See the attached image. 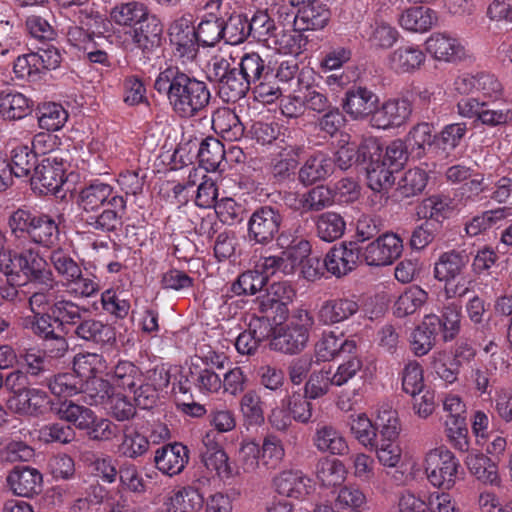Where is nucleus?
Here are the masks:
<instances>
[{"label":"nucleus","instance_id":"nucleus-1","mask_svg":"<svg viewBox=\"0 0 512 512\" xmlns=\"http://www.w3.org/2000/svg\"><path fill=\"white\" fill-rule=\"evenodd\" d=\"M78 204L87 227L104 233L122 228L127 209L126 200L111 184L100 179L86 182L79 191Z\"/></svg>","mask_w":512,"mask_h":512},{"label":"nucleus","instance_id":"nucleus-2","mask_svg":"<svg viewBox=\"0 0 512 512\" xmlns=\"http://www.w3.org/2000/svg\"><path fill=\"white\" fill-rule=\"evenodd\" d=\"M154 89L164 94L173 111L183 118L196 116L211 98L205 82L178 66H169L161 71L155 79Z\"/></svg>","mask_w":512,"mask_h":512},{"label":"nucleus","instance_id":"nucleus-3","mask_svg":"<svg viewBox=\"0 0 512 512\" xmlns=\"http://www.w3.org/2000/svg\"><path fill=\"white\" fill-rule=\"evenodd\" d=\"M237 79L241 88L238 89V100L246 95L251 86L255 98L263 103H272L282 95L278 83L274 82L272 68L258 53H246L241 57Z\"/></svg>","mask_w":512,"mask_h":512},{"label":"nucleus","instance_id":"nucleus-4","mask_svg":"<svg viewBox=\"0 0 512 512\" xmlns=\"http://www.w3.org/2000/svg\"><path fill=\"white\" fill-rule=\"evenodd\" d=\"M32 302L34 309H48L53 322L60 326H74L80 321L82 314L88 312L86 307L66 297L62 284L56 279L32 291Z\"/></svg>","mask_w":512,"mask_h":512},{"label":"nucleus","instance_id":"nucleus-5","mask_svg":"<svg viewBox=\"0 0 512 512\" xmlns=\"http://www.w3.org/2000/svg\"><path fill=\"white\" fill-rule=\"evenodd\" d=\"M313 326V316L305 309H297L288 323L275 332L270 346L283 354H298L307 347Z\"/></svg>","mask_w":512,"mask_h":512},{"label":"nucleus","instance_id":"nucleus-6","mask_svg":"<svg viewBox=\"0 0 512 512\" xmlns=\"http://www.w3.org/2000/svg\"><path fill=\"white\" fill-rule=\"evenodd\" d=\"M9 263L5 265L4 273L10 281L19 277V272L31 277L30 286L32 291L46 286L55 279L50 269L42 268L43 259L31 247H22L19 252L9 253Z\"/></svg>","mask_w":512,"mask_h":512},{"label":"nucleus","instance_id":"nucleus-7","mask_svg":"<svg viewBox=\"0 0 512 512\" xmlns=\"http://www.w3.org/2000/svg\"><path fill=\"white\" fill-rule=\"evenodd\" d=\"M171 45L174 47V56L183 68L193 73L197 65L198 45L195 36V27L190 17L183 16L176 19L169 27Z\"/></svg>","mask_w":512,"mask_h":512},{"label":"nucleus","instance_id":"nucleus-8","mask_svg":"<svg viewBox=\"0 0 512 512\" xmlns=\"http://www.w3.org/2000/svg\"><path fill=\"white\" fill-rule=\"evenodd\" d=\"M459 466L458 459L445 447L431 449L424 459L428 481L442 489H450L455 485Z\"/></svg>","mask_w":512,"mask_h":512},{"label":"nucleus","instance_id":"nucleus-9","mask_svg":"<svg viewBox=\"0 0 512 512\" xmlns=\"http://www.w3.org/2000/svg\"><path fill=\"white\" fill-rule=\"evenodd\" d=\"M283 216L280 211L265 205L256 208L247 222V240L253 245H268L279 233Z\"/></svg>","mask_w":512,"mask_h":512},{"label":"nucleus","instance_id":"nucleus-10","mask_svg":"<svg viewBox=\"0 0 512 512\" xmlns=\"http://www.w3.org/2000/svg\"><path fill=\"white\" fill-rule=\"evenodd\" d=\"M207 79L215 84L219 90V94L226 101L235 102L238 100V85L240 80L237 79V67L230 57L223 55L212 56L205 67Z\"/></svg>","mask_w":512,"mask_h":512},{"label":"nucleus","instance_id":"nucleus-11","mask_svg":"<svg viewBox=\"0 0 512 512\" xmlns=\"http://www.w3.org/2000/svg\"><path fill=\"white\" fill-rule=\"evenodd\" d=\"M65 161L57 153L44 157L31 177L33 189L40 193H56L65 182Z\"/></svg>","mask_w":512,"mask_h":512},{"label":"nucleus","instance_id":"nucleus-12","mask_svg":"<svg viewBox=\"0 0 512 512\" xmlns=\"http://www.w3.org/2000/svg\"><path fill=\"white\" fill-rule=\"evenodd\" d=\"M403 240L395 233H385L367 244L362 257L368 266H386L400 257Z\"/></svg>","mask_w":512,"mask_h":512},{"label":"nucleus","instance_id":"nucleus-13","mask_svg":"<svg viewBox=\"0 0 512 512\" xmlns=\"http://www.w3.org/2000/svg\"><path fill=\"white\" fill-rule=\"evenodd\" d=\"M294 296L295 291L288 282H274L257 297L255 304L259 312L267 314L271 311L282 319L286 316L287 306L293 301Z\"/></svg>","mask_w":512,"mask_h":512},{"label":"nucleus","instance_id":"nucleus-14","mask_svg":"<svg viewBox=\"0 0 512 512\" xmlns=\"http://www.w3.org/2000/svg\"><path fill=\"white\" fill-rule=\"evenodd\" d=\"M360 254L356 242H343L329 250L325 256L324 265L329 273L339 278L356 268Z\"/></svg>","mask_w":512,"mask_h":512},{"label":"nucleus","instance_id":"nucleus-15","mask_svg":"<svg viewBox=\"0 0 512 512\" xmlns=\"http://www.w3.org/2000/svg\"><path fill=\"white\" fill-rule=\"evenodd\" d=\"M411 104L407 99H390L376 108L370 123L378 129H389L402 125L411 114Z\"/></svg>","mask_w":512,"mask_h":512},{"label":"nucleus","instance_id":"nucleus-16","mask_svg":"<svg viewBox=\"0 0 512 512\" xmlns=\"http://www.w3.org/2000/svg\"><path fill=\"white\" fill-rule=\"evenodd\" d=\"M188 461V448L178 442L166 444L155 451L154 463L156 468L170 477L180 474Z\"/></svg>","mask_w":512,"mask_h":512},{"label":"nucleus","instance_id":"nucleus-17","mask_svg":"<svg viewBox=\"0 0 512 512\" xmlns=\"http://www.w3.org/2000/svg\"><path fill=\"white\" fill-rule=\"evenodd\" d=\"M50 398L48 394L38 388H30L24 393L11 396L8 407L20 416L39 417L48 410Z\"/></svg>","mask_w":512,"mask_h":512},{"label":"nucleus","instance_id":"nucleus-18","mask_svg":"<svg viewBox=\"0 0 512 512\" xmlns=\"http://www.w3.org/2000/svg\"><path fill=\"white\" fill-rule=\"evenodd\" d=\"M334 172V161L329 154L317 151L310 155L298 170V181L303 186H311L324 181Z\"/></svg>","mask_w":512,"mask_h":512},{"label":"nucleus","instance_id":"nucleus-19","mask_svg":"<svg viewBox=\"0 0 512 512\" xmlns=\"http://www.w3.org/2000/svg\"><path fill=\"white\" fill-rule=\"evenodd\" d=\"M427 52L436 60L454 62L465 55L461 41L448 33H433L425 42Z\"/></svg>","mask_w":512,"mask_h":512},{"label":"nucleus","instance_id":"nucleus-20","mask_svg":"<svg viewBox=\"0 0 512 512\" xmlns=\"http://www.w3.org/2000/svg\"><path fill=\"white\" fill-rule=\"evenodd\" d=\"M221 5L222 0H207L202 6L204 10L209 11V17L202 19L195 28L196 39L202 46L213 47L223 39V20L215 15Z\"/></svg>","mask_w":512,"mask_h":512},{"label":"nucleus","instance_id":"nucleus-21","mask_svg":"<svg viewBox=\"0 0 512 512\" xmlns=\"http://www.w3.org/2000/svg\"><path fill=\"white\" fill-rule=\"evenodd\" d=\"M388 65L397 74L413 73L426 61L423 50L415 44L401 45L388 55Z\"/></svg>","mask_w":512,"mask_h":512},{"label":"nucleus","instance_id":"nucleus-22","mask_svg":"<svg viewBox=\"0 0 512 512\" xmlns=\"http://www.w3.org/2000/svg\"><path fill=\"white\" fill-rule=\"evenodd\" d=\"M274 2V5L269 9L270 12L267 10L257 11L253 17L248 20L249 36H252L258 41H265L275 30L273 16L276 14H278L280 18L282 15H286L287 17L292 16V14L288 13L290 8L284 4L282 0H274Z\"/></svg>","mask_w":512,"mask_h":512},{"label":"nucleus","instance_id":"nucleus-23","mask_svg":"<svg viewBox=\"0 0 512 512\" xmlns=\"http://www.w3.org/2000/svg\"><path fill=\"white\" fill-rule=\"evenodd\" d=\"M7 483L15 495L31 497L41 491L42 475L36 468L16 466L9 473Z\"/></svg>","mask_w":512,"mask_h":512},{"label":"nucleus","instance_id":"nucleus-24","mask_svg":"<svg viewBox=\"0 0 512 512\" xmlns=\"http://www.w3.org/2000/svg\"><path fill=\"white\" fill-rule=\"evenodd\" d=\"M380 145L375 141H367L360 146L354 143H347L342 145L334 155V167L337 166L341 170H347L353 164H366L368 157L378 154Z\"/></svg>","mask_w":512,"mask_h":512},{"label":"nucleus","instance_id":"nucleus-25","mask_svg":"<svg viewBox=\"0 0 512 512\" xmlns=\"http://www.w3.org/2000/svg\"><path fill=\"white\" fill-rule=\"evenodd\" d=\"M378 97L365 87H353L346 92L343 109L354 120L372 115Z\"/></svg>","mask_w":512,"mask_h":512},{"label":"nucleus","instance_id":"nucleus-26","mask_svg":"<svg viewBox=\"0 0 512 512\" xmlns=\"http://www.w3.org/2000/svg\"><path fill=\"white\" fill-rule=\"evenodd\" d=\"M313 69H302L299 74V87L302 96L304 109L321 114L331 106L327 95L321 89L313 84Z\"/></svg>","mask_w":512,"mask_h":512},{"label":"nucleus","instance_id":"nucleus-27","mask_svg":"<svg viewBox=\"0 0 512 512\" xmlns=\"http://www.w3.org/2000/svg\"><path fill=\"white\" fill-rule=\"evenodd\" d=\"M360 34L362 38L374 49H389L400 36L398 30L382 19H373L364 24Z\"/></svg>","mask_w":512,"mask_h":512},{"label":"nucleus","instance_id":"nucleus-28","mask_svg":"<svg viewBox=\"0 0 512 512\" xmlns=\"http://www.w3.org/2000/svg\"><path fill=\"white\" fill-rule=\"evenodd\" d=\"M359 310L358 302L353 298L342 297L325 301L318 310V321L323 325L341 323Z\"/></svg>","mask_w":512,"mask_h":512},{"label":"nucleus","instance_id":"nucleus-29","mask_svg":"<svg viewBox=\"0 0 512 512\" xmlns=\"http://www.w3.org/2000/svg\"><path fill=\"white\" fill-rule=\"evenodd\" d=\"M278 494L295 499L306 496L311 489V480L300 470H285L273 480Z\"/></svg>","mask_w":512,"mask_h":512},{"label":"nucleus","instance_id":"nucleus-30","mask_svg":"<svg viewBox=\"0 0 512 512\" xmlns=\"http://www.w3.org/2000/svg\"><path fill=\"white\" fill-rule=\"evenodd\" d=\"M470 257L465 250H451L440 255L434 266L437 280L449 283L457 279L466 269Z\"/></svg>","mask_w":512,"mask_h":512},{"label":"nucleus","instance_id":"nucleus-31","mask_svg":"<svg viewBox=\"0 0 512 512\" xmlns=\"http://www.w3.org/2000/svg\"><path fill=\"white\" fill-rule=\"evenodd\" d=\"M150 13L148 6L140 0L117 2L109 12L110 21L122 28H132L145 20Z\"/></svg>","mask_w":512,"mask_h":512},{"label":"nucleus","instance_id":"nucleus-32","mask_svg":"<svg viewBox=\"0 0 512 512\" xmlns=\"http://www.w3.org/2000/svg\"><path fill=\"white\" fill-rule=\"evenodd\" d=\"M356 349L354 340L346 338L342 333H323L321 339L315 345V357L317 361H331L341 354H351Z\"/></svg>","mask_w":512,"mask_h":512},{"label":"nucleus","instance_id":"nucleus-33","mask_svg":"<svg viewBox=\"0 0 512 512\" xmlns=\"http://www.w3.org/2000/svg\"><path fill=\"white\" fill-rule=\"evenodd\" d=\"M131 29L132 41L142 51L149 52L159 46L163 26L155 15L149 13L145 20H140V23Z\"/></svg>","mask_w":512,"mask_h":512},{"label":"nucleus","instance_id":"nucleus-34","mask_svg":"<svg viewBox=\"0 0 512 512\" xmlns=\"http://www.w3.org/2000/svg\"><path fill=\"white\" fill-rule=\"evenodd\" d=\"M313 444L322 453L342 456L348 453L349 446L343 434L330 424L318 425Z\"/></svg>","mask_w":512,"mask_h":512},{"label":"nucleus","instance_id":"nucleus-35","mask_svg":"<svg viewBox=\"0 0 512 512\" xmlns=\"http://www.w3.org/2000/svg\"><path fill=\"white\" fill-rule=\"evenodd\" d=\"M465 464L478 481L485 485L500 487L502 480L498 472V465L488 456L479 452H472L466 456Z\"/></svg>","mask_w":512,"mask_h":512},{"label":"nucleus","instance_id":"nucleus-36","mask_svg":"<svg viewBox=\"0 0 512 512\" xmlns=\"http://www.w3.org/2000/svg\"><path fill=\"white\" fill-rule=\"evenodd\" d=\"M212 128L226 141L240 140L244 135V126L238 115L227 107L218 108L212 115Z\"/></svg>","mask_w":512,"mask_h":512},{"label":"nucleus","instance_id":"nucleus-37","mask_svg":"<svg viewBox=\"0 0 512 512\" xmlns=\"http://www.w3.org/2000/svg\"><path fill=\"white\" fill-rule=\"evenodd\" d=\"M382 150L375 154L373 158L368 157L366 163L367 172V185L368 187L378 193L387 192L394 184L395 177L393 171L386 165V162H381Z\"/></svg>","mask_w":512,"mask_h":512},{"label":"nucleus","instance_id":"nucleus-38","mask_svg":"<svg viewBox=\"0 0 512 512\" xmlns=\"http://www.w3.org/2000/svg\"><path fill=\"white\" fill-rule=\"evenodd\" d=\"M64 293L73 299H87L94 297L100 290L99 279L96 275L84 272L81 269L68 281L60 282Z\"/></svg>","mask_w":512,"mask_h":512},{"label":"nucleus","instance_id":"nucleus-39","mask_svg":"<svg viewBox=\"0 0 512 512\" xmlns=\"http://www.w3.org/2000/svg\"><path fill=\"white\" fill-rule=\"evenodd\" d=\"M329 10L323 3L304 5L293 17L297 30H320L324 28L329 20Z\"/></svg>","mask_w":512,"mask_h":512},{"label":"nucleus","instance_id":"nucleus-40","mask_svg":"<svg viewBox=\"0 0 512 512\" xmlns=\"http://www.w3.org/2000/svg\"><path fill=\"white\" fill-rule=\"evenodd\" d=\"M436 21V12L423 6L410 7L404 10L399 17L400 26L412 32H426L433 27Z\"/></svg>","mask_w":512,"mask_h":512},{"label":"nucleus","instance_id":"nucleus-41","mask_svg":"<svg viewBox=\"0 0 512 512\" xmlns=\"http://www.w3.org/2000/svg\"><path fill=\"white\" fill-rule=\"evenodd\" d=\"M74 335L84 341L95 344H105L114 338L112 328L104 322L94 318H80L74 325Z\"/></svg>","mask_w":512,"mask_h":512},{"label":"nucleus","instance_id":"nucleus-42","mask_svg":"<svg viewBox=\"0 0 512 512\" xmlns=\"http://www.w3.org/2000/svg\"><path fill=\"white\" fill-rule=\"evenodd\" d=\"M55 413L59 419L73 424L80 430L88 429L95 420L94 412L73 401H63L55 408Z\"/></svg>","mask_w":512,"mask_h":512},{"label":"nucleus","instance_id":"nucleus-43","mask_svg":"<svg viewBox=\"0 0 512 512\" xmlns=\"http://www.w3.org/2000/svg\"><path fill=\"white\" fill-rule=\"evenodd\" d=\"M265 403L257 389H249L241 396L239 411L246 424L260 426L265 421Z\"/></svg>","mask_w":512,"mask_h":512},{"label":"nucleus","instance_id":"nucleus-44","mask_svg":"<svg viewBox=\"0 0 512 512\" xmlns=\"http://www.w3.org/2000/svg\"><path fill=\"white\" fill-rule=\"evenodd\" d=\"M203 503V496L196 488L182 487L169 498L167 512H198Z\"/></svg>","mask_w":512,"mask_h":512},{"label":"nucleus","instance_id":"nucleus-45","mask_svg":"<svg viewBox=\"0 0 512 512\" xmlns=\"http://www.w3.org/2000/svg\"><path fill=\"white\" fill-rule=\"evenodd\" d=\"M316 234L325 242H333L341 238L346 229L343 217L332 211L324 212L315 220Z\"/></svg>","mask_w":512,"mask_h":512},{"label":"nucleus","instance_id":"nucleus-46","mask_svg":"<svg viewBox=\"0 0 512 512\" xmlns=\"http://www.w3.org/2000/svg\"><path fill=\"white\" fill-rule=\"evenodd\" d=\"M59 236V228L55 220L46 214L35 216L28 237L32 242L43 246H51Z\"/></svg>","mask_w":512,"mask_h":512},{"label":"nucleus","instance_id":"nucleus-47","mask_svg":"<svg viewBox=\"0 0 512 512\" xmlns=\"http://www.w3.org/2000/svg\"><path fill=\"white\" fill-rule=\"evenodd\" d=\"M114 388L132 390L142 381V371L130 361H119L108 374Z\"/></svg>","mask_w":512,"mask_h":512},{"label":"nucleus","instance_id":"nucleus-48","mask_svg":"<svg viewBox=\"0 0 512 512\" xmlns=\"http://www.w3.org/2000/svg\"><path fill=\"white\" fill-rule=\"evenodd\" d=\"M267 282V276L258 269L247 270L231 284L230 290L236 296H252L261 292Z\"/></svg>","mask_w":512,"mask_h":512},{"label":"nucleus","instance_id":"nucleus-49","mask_svg":"<svg viewBox=\"0 0 512 512\" xmlns=\"http://www.w3.org/2000/svg\"><path fill=\"white\" fill-rule=\"evenodd\" d=\"M197 156L205 171H215L225 158L224 145L214 137H207L200 143Z\"/></svg>","mask_w":512,"mask_h":512},{"label":"nucleus","instance_id":"nucleus-50","mask_svg":"<svg viewBox=\"0 0 512 512\" xmlns=\"http://www.w3.org/2000/svg\"><path fill=\"white\" fill-rule=\"evenodd\" d=\"M201 462L210 472H214L216 476L222 480H229L239 475V468H234L230 462L229 456L225 450L201 453Z\"/></svg>","mask_w":512,"mask_h":512},{"label":"nucleus","instance_id":"nucleus-51","mask_svg":"<svg viewBox=\"0 0 512 512\" xmlns=\"http://www.w3.org/2000/svg\"><path fill=\"white\" fill-rule=\"evenodd\" d=\"M428 294L419 286L407 288L396 300L394 313L397 317H405L415 313L427 301Z\"/></svg>","mask_w":512,"mask_h":512},{"label":"nucleus","instance_id":"nucleus-52","mask_svg":"<svg viewBox=\"0 0 512 512\" xmlns=\"http://www.w3.org/2000/svg\"><path fill=\"white\" fill-rule=\"evenodd\" d=\"M85 400L90 405H105L114 393L112 382L95 376L85 380L82 385V392Z\"/></svg>","mask_w":512,"mask_h":512},{"label":"nucleus","instance_id":"nucleus-53","mask_svg":"<svg viewBox=\"0 0 512 512\" xmlns=\"http://www.w3.org/2000/svg\"><path fill=\"white\" fill-rule=\"evenodd\" d=\"M148 449L149 441L144 435L133 428L125 427L122 441L118 446V452L121 456L136 459L144 455Z\"/></svg>","mask_w":512,"mask_h":512},{"label":"nucleus","instance_id":"nucleus-54","mask_svg":"<svg viewBox=\"0 0 512 512\" xmlns=\"http://www.w3.org/2000/svg\"><path fill=\"white\" fill-rule=\"evenodd\" d=\"M348 425L351 434L365 448L374 445L378 438L377 429L365 413L349 416Z\"/></svg>","mask_w":512,"mask_h":512},{"label":"nucleus","instance_id":"nucleus-55","mask_svg":"<svg viewBox=\"0 0 512 512\" xmlns=\"http://www.w3.org/2000/svg\"><path fill=\"white\" fill-rule=\"evenodd\" d=\"M346 470L338 459L322 458L316 466V476L325 487L340 485L345 480Z\"/></svg>","mask_w":512,"mask_h":512},{"label":"nucleus","instance_id":"nucleus-56","mask_svg":"<svg viewBox=\"0 0 512 512\" xmlns=\"http://www.w3.org/2000/svg\"><path fill=\"white\" fill-rule=\"evenodd\" d=\"M29 308L33 313V316L27 317L24 320L25 328H30L34 334L46 339L54 336V329L52 325L53 317L48 309H34L32 305V291L28 299Z\"/></svg>","mask_w":512,"mask_h":512},{"label":"nucleus","instance_id":"nucleus-57","mask_svg":"<svg viewBox=\"0 0 512 512\" xmlns=\"http://www.w3.org/2000/svg\"><path fill=\"white\" fill-rule=\"evenodd\" d=\"M105 368V360L97 353L78 354L74 357L73 373L79 378L89 380L97 376Z\"/></svg>","mask_w":512,"mask_h":512},{"label":"nucleus","instance_id":"nucleus-58","mask_svg":"<svg viewBox=\"0 0 512 512\" xmlns=\"http://www.w3.org/2000/svg\"><path fill=\"white\" fill-rule=\"evenodd\" d=\"M378 438L398 439L401 426L398 413L389 405H382L376 418Z\"/></svg>","mask_w":512,"mask_h":512},{"label":"nucleus","instance_id":"nucleus-59","mask_svg":"<svg viewBox=\"0 0 512 512\" xmlns=\"http://www.w3.org/2000/svg\"><path fill=\"white\" fill-rule=\"evenodd\" d=\"M36 162L34 151L27 145H21L11 151V163L8 164L14 176L26 177L35 171Z\"/></svg>","mask_w":512,"mask_h":512},{"label":"nucleus","instance_id":"nucleus-60","mask_svg":"<svg viewBox=\"0 0 512 512\" xmlns=\"http://www.w3.org/2000/svg\"><path fill=\"white\" fill-rule=\"evenodd\" d=\"M83 379L71 373L55 375L47 381L52 394L58 397H72L82 392Z\"/></svg>","mask_w":512,"mask_h":512},{"label":"nucleus","instance_id":"nucleus-61","mask_svg":"<svg viewBox=\"0 0 512 512\" xmlns=\"http://www.w3.org/2000/svg\"><path fill=\"white\" fill-rule=\"evenodd\" d=\"M298 165L297 152L293 147L284 148L272 161V174L278 182L290 180Z\"/></svg>","mask_w":512,"mask_h":512},{"label":"nucleus","instance_id":"nucleus-62","mask_svg":"<svg viewBox=\"0 0 512 512\" xmlns=\"http://www.w3.org/2000/svg\"><path fill=\"white\" fill-rule=\"evenodd\" d=\"M48 258L55 272L62 279L60 282L68 281L82 269L71 254L62 248L52 250Z\"/></svg>","mask_w":512,"mask_h":512},{"label":"nucleus","instance_id":"nucleus-63","mask_svg":"<svg viewBox=\"0 0 512 512\" xmlns=\"http://www.w3.org/2000/svg\"><path fill=\"white\" fill-rule=\"evenodd\" d=\"M190 381L203 394L217 393L222 388V379L209 368L194 366L190 371Z\"/></svg>","mask_w":512,"mask_h":512},{"label":"nucleus","instance_id":"nucleus-64","mask_svg":"<svg viewBox=\"0 0 512 512\" xmlns=\"http://www.w3.org/2000/svg\"><path fill=\"white\" fill-rule=\"evenodd\" d=\"M223 39L230 45H238L249 36L248 19L242 14H232L222 24Z\"/></svg>","mask_w":512,"mask_h":512}]
</instances>
